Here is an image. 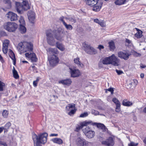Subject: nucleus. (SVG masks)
I'll return each mask as SVG.
<instances>
[{"instance_id":"nucleus-26","label":"nucleus","mask_w":146,"mask_h":146,"mask_svg":"<svg viewBox=\"0 0 146 146\" xmlns=\"http://www.w3.org/2000/svg\"><path fill=\"white\" fill-rule=\"evenodd\" d=\"M122 104L125 106H130L132 105L133 103L131 102L127 101L126 100H124L123 101Z\"/></svg>"},{"instance_id":"nucleus-44","label":"nucleus","mask_w":146,"mask_h":146,"mask_svg":"<svg viewBox=\"0 0 146 146\" xmlns=\"http://www.w3.org/2000/svg\"><path fill=\"white\" fill-rule=\"evenodd\" d=\"M68 20L72 23H74L76 22L75 19L72 17H70L68 18Z\"/></svg>"},{"instance_id":"nucleus-57","label":"nucleus","mask_w":146,"mask_h":146,"mask_svg":"<svg viewBox=\"0 0 146 146\" xmlns=\"http://www.w3.org/2000/svg\"><path fill=\"white\" fill-rule=\"evenodd\" d=\"M40 79V78L39 77H37V78L36 80H35V81L37 82H38L39 81Z\"/></svg>"},{"instance_id":"nucleus-1","label":"nucleus","mask_w":146,"mask_h":146,"mask_svg":"<svg viewBox=\"0 0 146 146\" xmlns=\"http://www.w3.org/2000/svg\"><path fill=\"white\" fill-rule=\"evenodd\" d=\"M47 42L51 46H54L56 43V47L61 51H64L65 48L62 44L58 42H56L55 38L57 40L62 41L64 36V31L61 29L52 31L48 30L46 32Z\"/></svg>"},{"instance_id":"nucleus-20","label":"nucleus","mask_w":146,"mask_h":146,"mask_svg":"<svg viewBox=\"0 0 146 146\" xmlns=\"http://www.w3.org/2000/svg\"><path fill=\"white\" fill-rule=\"evenodd\" d=\"M98 1V0H88L86 2V4L91 7H93L97 3Z\"/></svg>"},{"instance_id":"nucleus-3","label":"nucleus","mask_w":146,"mask_h":146,"mask_svg":"<svg viewBox=\"0 0 146 146\" xmlns=\"http://www.w3.org/2000/svg\"><path fill=\"white\" fill-rule=\"evenodd\" d=\"M48 134L44 133L36 135L35 133L32 134V138L35 146H42V144H44L47 140Z\"/></svg>"},{"instance_id":"nucleus-38","label":"nucleus","mask_w":146,"mask_h":146,"mask_svg":"<svg viewBox=\"0 0 146 146\" xmlns=\"http://www.w3.org/2000/svg\"><path fill=\"white\" fill-rule=\"evenodd\" d=\"M8 114V111L6 110H4L2 112L3 116L5 118L7 117Z\"/></svg>"},{"instance_id":"nucleus-50","label":"nucleus","mask_w":146,"mask_h":146,"mask_svg":"<svg viewBox=\"0 0 146 146\" xmlns=\"http://www.w3.org/2000/svg\"><path fill=\"white\" fill-rule=\"evenodd\" d=\"M116 72L118 74V75H119L123 73V72L122 71L120 70H115Z\"/></svg>"},{"instance_id":"nucleus-24","label":"nucleus","mask_w":146,"mask_h":146,"mask_svg":"<svg viewBox=\"0 0 146 146\" xmlns=\"http://www.w3.org/2000/svg\"><path fill=\"white\" fill-rule=\"evenodd\" d=\"M109 46L111 51L113 50L115 48V43L113 41L108 42Z\"/></svg>"},{"instance_id":"nucleus-23","label":"nucleus","mask_w":146,"mask_h":146,"mask_svg":"<svg viewBox=\"0 0 146 146\" xmlns=\"http://www.w3.org/2000/svg\"><path fill=\"white\" fill-rule=\"evenodd\" d=\"M79 60L80 58L78 57H77L74 59V62L78 66L82 67L83 64L79 61Z\"/></svg>"},{"instance_id":"nucleus-49","label":"nucleus","mask_w":146,"mask_h":146,"mask_svg":"<svg viewBox=\"0 0 146 146\" xmlns=\"http://www.w3.org/2000/svg\"><path fill=\"white\" fill-rule=\"evenodd\" d=\"M104 46L102 45H99L98 46L97 48L98 49L100 50H101L102 49L104 48Z\"/></svg>"},{"instance_id":"nucleus-28","label":"nucleus","mask_w":146,"mask_h":146,"mask_svg":"<svg viewBox=\"0 0 146 146\" xmlns=\"http://www.w3.org/2000/svg\"><path fill=\"white\" fill-rule=\"evenodd\" d=\"M102 62L104 64L108 65L110 64L109 57H106L103 59Z\"/></svg>"},{"instance_id":"nucleus-59","label":"nucleus","mask_w":146,"mask_h":146,"mask_svg":"<svg viewBox=\"0 0 146 146\" xmlns=\"http://www.w3.org/2000/svg\"><path fill=\"white\" fill-rule=\"evenodd\" d=\"M143 111L144 113H146V107L143 109Z\"/></svg>"},{"instance_id":"nucleus-30","label":"nucleus","mask_w":146,"mask_h":146,"mask_svg":"<svg viewBox=\"0 0 146 146\" xmlns=\"http://www.w3.org/2000/svg\"><path fill=\"white\" fill-rule=\"evenodd\" d=\"M96 123L97 126L98 127L101 128L103 131H106V127L103 124L97 123Z\"/></svg>"},{"instance_id":"nucleus-46","label":"nucleus","mask_w":146,"mask_h":146,"mask_svg":"<svg viewBox=\"0 0 146 146\" xmlns=\"http://www.w3.org/2000/svg\"><path fill=\"white\" fill-rule=\"evenodd\" d=\"M138 143H135L133 142H131L128 145V146H137Z\"/></svg>"},{"instance_id":"nucleus-29","label":"nucleus","mask_w":146,"mask_h":146,"mask_svg":"<svg viewBox=\"0 0 146 146\" xmlns=\"http://www.w3.org/2000/svg\"><path fill=\"white\" fill-rule=\"evenodd\" d=\"M11 123L9 122H7L5 125L3 127L4 128V130H5L4 132H7L8 131V129L9 128V127L11 126Z\"/></svg>"},{"instance_id":"nucleus-16","label":"nucleus","mask_w":146,"mask_h":146,"mask_svg":"<svg viewBox=\"0 0 146 146\" xmlns=\"http://www.w3.org/2000/svg\"><path fill=\"white\" fill-rule=\"evenodd\" d=\"M9 43V41L8 40H5L3 42L2 50L4 54H6L7 52L8 47Z\"/></svg>"},{"instance_id":"nucleus-48","label":"nucleus","mask_w":146,"mask_h":146,"mask_svg":"<svg viewBox=\"0 0 146 146\" xmlns=\"http://www.w3.org/2000/svg\"><path fill=\"white\" fill-rule=\"evenodd\" d=\"M121 105L116 106L115 111L117 112H119L120 111Z\"/></svg>"},{"instance_id":"nucleus-54","label":"nucleus","mask_w":146,"mask_h":146,"mask_svg":"<svg viewBox=\"0 0 146 146\" xmlns=\"http://www.w3.org/2000/svg\"><path fill=\"white\" fill-rule=\"evenodd\" d=\"M38 82H35V81H34L33 82V85L34 87H36L37 86Z\"/></svg>"},{"instance_id":"nucleus-7","label":"nucleus","mask_w":146,"mask_h":146,"mask_svg":"<svg viewBox=\"0 0 146 146\" xmlns=\"http://www.w3.org/2000/svg\"><path fill=\"white\" fill-rule=\"evenodd\" d=\"M17 25L15 23L8 22L4 25V29L9 32H13L17 29Z\"/></svg>"},{"instance_id":"nucleus-9","label":"nucleus","mask_w":146,"mask_h":146,"mask_svg":"<svg viewBox=\"0 0 146 146\" xmlns=\"http://www.w3.org/2000/svg\"><path fill=\"white\" fill-rule=\"evenodd\" d=\"M110 64L114 66H118L120 64V60L114 54L109 57Z\"/></svg>"},{"instance_id":"nucleus-32","label":"nucleus","mask_w":146,"mask_h":146,"mask_svg":"<svg viewBox=\"0 0 146 146\" xmlns=\"http://www.w3.org/2000/svg\"><path fill=\"white\" fill-rule=\"evenodd\" d=\"M125 44V46L128 47L131 46L132 44L131 41L128 38L126 39Z\"/></svg>"},{"instance_id":"nucleus-8","label":"nucleus","mask_w":146,"mask_h":146,"mask_svg":"<svg viewBox=\"0 0 146 146\" xmlns=\"http://www.w3.org/2000/svg\"><path fill=\"white\" fill-rule=\"evenodd\" d=\"M82 131L88 138H92L94 137L95 135L94 131L91 130L88 126H87L85 128H83Z\"/></svg>"},{"instance_id":"nucleus-25","label":"nucleus","mask_w":146,"mask_h":146,"mask_svg":"<svg viewBox=\"0 0 146 146\" xmlns=\"http://www.w3.org/2000/svg\"><path fill=\"white\" fill-rule=\"evenodd\" d=\"M52 141L54 143L59 144H62L63 143L62 140L60 138H54L52 139Z\"/></svg>"},{"instance_id":"nucleus-37","label":"nucleus","mask_w":146,"mask_h":146,"mask_svg":"<svg viewBox=\"0 0 146 146\" xmlns=\"http://www.w3.org/2000/svg\"><path fill=\"white\" fill-rule=\"evenodd\" d=\"M112 101L115 104L116 106L120 105V102L116 98H114L112 100Z\"/></svg>"},{"instance_id":"nucleus-27","label":"nucleus","mask_w":146,"mask_h":146,"mask_svg":"<svg viewBox=\"0 0 146 146\" xmlns=\"http://www.w3.org/2000/svg\"><path fill=\"white\" fill-rule=\"evenodd\" d=\"M126 1V0H117L115 2V3L116 5H120L125 4Z\"/></svg>"},{"instance_id":"nucleus-64","label":"nucleus","mask_w":146,"mask_h":146,"mask_svg":"<svg viewBox=\"0 0 146 146\" xmlns=\"http://www.w3.org/2000/svg\"><path fill=\"white\" fill-rule=\"evenodd\" d=\"M133 81L135 83H137V81L136 80H133Z\"/></svg>"},{"instance_id":"nucleus-22","label":"nucleus","mask_w":146,"mask_h":146,"mask_svg":"<svg viewBox=\"0 0 146 146\" xmlns=\"http://www.w3.org/2000/svg\"><path fill=\"white\" fill-rule=\"evenodd\" d=\"M9 55L13 61V64L15 65L16 63V59L15 55L13 52L11 50H9Z\"/></svg>"},{"instance_id":"nucleus-19","label":"nucleus","mask_w":146,"mask_h":146,"mask_svg":"<svg viewBox=\"0 0 146 146\" xmlns=\"http://www.w3.org/2000/svg\"><path fill=\"white\" fill-rule=\"evenodd\" d=\"M104 143L108 146H112L114 143L112 138L110 137L104 141Z\"/></svg>"},{"instance_id":"nucleus-4","label":"nucleus","mask_w":146,"mask_h":146,"mask_svg":"<svg viewBox=\"0 0 146 146\" xmlns=\"http://www.w3.org/2000/svg\"><path fill=\"white\" fill-rule=\"evenodd\" d=\"M15 4L16 10L19 13H21L23 10L26 11L30 8L28 2L26 1H23L22 4L17 2H15Z\"/></svg>"},{"instance_id":"nucleus-36","label":"nucleus","mask_w":146,"mask_h":146,"mask_svg":"<svg viewBox=\"0 0 146 146\" xmlns=\"http://www.w3.org/2000/svg\"><path fill=\"white\" fill-rule=\"evenodd\" d=\"M91 123V122L90 121H84L83 122H82L81 124V125L82 127V128H83V127H84L86 126H87V125L90 123Z\"/></svg>"},{"instance_id":"nucleus-10","label":"nucleus","mask_w":146,"mask_h":146,"mask_svg":"<svg viewBox=\"0 0 146 146\" xmlns=\"http://www.w3.org/2000/svg\"><path fill=\"white\" fill-rule=\"evenodd\" d=\"M75 105L74 103L68 104L66 107V111H69L68 114L70 115H73L76 112Z\"/></svg>"},{"instance_id":"nucleus-53","label":"nucleus","mask_w":146,"mask_h":146,"mask_svg":"<svg viewBox=\"0 0 146 146\" xmlns=\"http://www.w3.org/2000/svg\"><path fill=\"white\" fill-rule=\"evenodd\" d=\"M100 20H99L98 19H95L94 20V21L96 23H97L98 24H99L100 21Z\"/></svg>"},{"instance_id":"nucleus-43","label":"nucleus","mask_w":146,"mask_h":146,"mask_svg":"<svg viewBox=\"0 0 146 146\" xmlns=\"http://www.w3.org/2000/svg\"><path fill=\"white\" fill-rule=\"evenodd\" d=\"M89 113L88 112H84L83 113H81L80 117H84L87 116L88 115Z\"/></svg>"},{"instance_id":"nucleus-51","label":"nucleus","mask_w":146,"mask_h":146,"mask_svg":"<svg viewBox=\"0 0 146 146\" xmlns=\"http://www.w3.org/2000/svg\"><path fill=\"white\" fill-rule=\"evenodd\" d=\"M0 145H2L3 146H7V145L5 142L1 141H0Z\"/></svg>"},{"instance_id":"nucleus-52","label":"nucleus","mask_w":146,"mask_h":146,"mask_svg":"<svg viewBox=\"0 0 146 146\" xmlns=\"http://www.w3.org/2000/svg\"><path fill=\"white\" fill-rule=\"evenodd\" d=\"M82 128V127L80 125V126H78L77 127L76 129V131H78L81 129Z\"/></svg>"},{"instance_id":"nucleus-13","label":"nucleus","mask_w":146,"mask_h":146,"mask_svg":"<svg viewBox=\"0 0 146 146\" xmlns=\"http://www.w3.org/2000/svg\"><path fill=\"white\" fill-rule=\"evenodd\" d=\"M50 65L52 66L56 65L58 62V58L56 55H52L50 58H48Z\"/></svg>"},{"instance_id":"nucleus-41","label":"nucleus","mask_w":146,"mask_h":146,"mask_svg":"<svg viewBox=\"0 0 146 146\" xmlns=\"http://www.w3.org/2000/svg\"><path fill=\"white\" fill-rule=\"evenodd\" d=\"M105 92L107 93L108 91L111 92V94H113V89L112 88H110L108 89H105Z\"/></svg>"},{"instance_id":"nucleus-15","label":"nucleus","mask_w":146,"mask_h":146,"mask_svg":"<svg viewBox=\"0 0 146 146\" xmlns=\"http://www.w3.org/2000/svg\"><path fill=\"white\" fill-rule=\"evenodd\" d=\"M27 15L30 22L32 23H34L35 20V13L31 11H29L27 13Z\"/></svg>"},{"instance_id":"nucleus-5","label":"nucleus","mask_w":146,"mask_h":146,"mask_svg":"<svg viewBox=\"0 0 146 146\" xmlns=\"http://www.w3.org/2000/svg\"><path fill=\"white\" fill-rule=\"evenodd\" d=\"M82 46L85 51L88 54H95L98 52L97 50L93 47L86 44V42H84L83 43Z\"/></svg>"},{"instance_id":"nucleus-18","label":"nucleus","mask_w":146,"mask_h":146,"mask_svg":"<svg viewBox=\"0 0 146 146\" xmlns=\"http://www.w3.org/2000/svg\"><path fill=\"white\" fill-rule=\"evenodd\" d=\"M72 82L71 80L70 79H67L64 80H60L58 83L60 84H62L63 85H66L67 86L70 85Z\"/></svg>"},{"instance_id":"nucleus-11","label":"nucleus","mask_w":146,"mask_h":146,"mask_svg":"<svg viewBox=\"0 0 146 146\" xmlns=\"http://www.w3.org/2000/svg\"><path fill=\"white\" fill-rule=\"evenodd\" d=\"M69 69V72L72 77H77L81 75L80 72L78 69L70 68Z\"/></svg>"},{"instance_id":"nucleus-35","label":"nucleus","mask_w":146,"mask_h":146,"mask_svg":"<svg viewBox=\"0 0 146 146\" xmlns=\"http://www.w3.org/2000/svg\"><path fill=\"white\" fill-rule=\"evenodd\" d=\"M13 76L14 78H15V79H17L19 77V76L17 72V71L15 70V68L14 67H13Z\"/></svg>"},{"instance_id":"nucleus-17","label":"nucleus","mask_w":146,"mask_h":146,"mask_svg":"<svg viewBox=\"0 0 146 146\" xmlns=\"http://www.w3.org/2000/svg\"><path fill=\"white\" fill-rule=\"evenodd\" d=\"M103 3L102 1H98L97 3L93 6L92 10L95 11H98L100 10L102 6Z\"/></svg>"},{"instance_id":"nucleus-63","label":"nucleus","mask_w":146,"mask_h":146,"mask_svg":"<svg viewBox=\"0 0 146 146\" xmlns=\"http://www.w3.org/2000/svg\"><path fill=\"white\" fill-rule=\"evenodd\" d=\"M60 20L62 22L63 24V22H65L62 18L60 19Z\"/></svg>"},{"instance_id":"nucleus-2","label":"nucleus","mask_w":146,"mask_h":146,"mask_svg":"<svg viewBox=\"0 0 146 146\" xmlns=\"http://www.w3.org/2000/svg\"><path fill=\"white\" fill-rule=\"evenodd\" d=\"M33 45L31 43L26 42H21L19 43L17 46V48L20 53L29 51L25 53V56L31 60L32 62H36L37 58L35 54L32 52L33 50Z\"/></svg>"},{"instance_id":"nucleus-31","label":"nucleus","mask_w":146,"mask_h":146,"mask_svg":"<svg viewBox=\"0 0 146 146\" xmlns=\"http://www.w3.org/2000/svg\"><path fill=\"white\" fill-rule=\"evenodd\" d=\"M19 30L22 33H24L26 32V29L24 25H20Z\"/></svg>"},{"instance_id":"nucleus-56","label":"nucleus","mask_w":146,"mask_h":146,"mask_svg":"<svg viewBox=\"0 0 146 146\" xmlns=\"http://www.w3.org/2000/svg\"><path fill=\"white\" fill-rule=\"evenodd\" d=\"M58 135V134H51L50 135V136H57Z\"/></svg>"},{"instance_id":"nucleus-62","label":"nucleus","mask_w":146,"mask_h":146,"mask_svg":"<svg viewBox=\"0 0 146 146\" xmlns=\"http://www.w3.org/2000/svg\"><path fill=\"white\" fill-rule=\"evenodd\" d=\"M22 62L24 63H28V62L26 61H23Z\"/></svg>"},{"instance_id":"nucleus-61","label":"nucleus","mask_w":146,"mask_h":146,"mask_svg":"<svg viewBox=\"0 0 146 146\" xmlns=\"http://www.w3.org/2000/svg\"><path fill=\"white\" fill-rule=\"evenodd\" d=\"M140 76H141V78H143L144 77V74H143V73L141 74L140 75Z\"/></svg>"},{"instance_id":"nucleus-34","label":"nucleus","mask_w":146,"mask_h":146,"mask_svg":"<svg viewBox=\"0 0 146 146\" xmlns=\"http://www.w3.org/2000/svg\"><path fill=\"white\" fill-rule=\"evenodd\" d=\"M142 32L140 30H139L135 35V36L137 38H139L142 36Z\"/></svg>"},{"instance_id":"nucleus-60","label":"nucleus","mask_w":146,"mask_h":146,"mask_svg":"<svg viewBox=\"0 0 146 146\" xmlns=\"http://www.w3.org/2000/svg\"><path fill=\"white\" fill-rule=\"evenodd\" d=\"M3 59L2 56L0 54V61H2L3 60Z\"/></svg>"},{"instance_id":"nucleus-42","label":"nucleus","mask_w":146,"mask_h":146,"mask_svg":"<svg viewBox=\"0 0 146 146\" xmlns=\"http://www.w3.org/2000/svg\"><path fill=\"white\" fill-rule=\"evenodd\" d=\"M19 22L20 23V25H24L25 21L23 17L21 16L20 17Z\"/></svg>"},{"instance_id":"nucleus-45","label":"nucleus","mask_w":146,"mask_h":146,"mask_svg":"<svg viewBox=\"0 0 146 146\" xmlns=\"http://www.w3.org/2000/svg\"><path fill=\"white\" fill-rule=\"evenodd\" d=\"M98 24L102 27H104L106 26L105 23L102 20H100Z\"/></svg>"},{"instance_id":"nucleus-39","label":"nucleus","mask_w":146,"mask_h":146,"mask_svg":"<svg viewBox=\"0 0 146 146\" xmlns=\"http://www.w3.org/2000/svg\"><path fill=\"white\" fill-rule=\"evenodd\" d=\"M5 86L4 83L0 81V91H2L4 90Z\"/></svg>"},{"instance_id":"nucleus-47","label":"nucleus","mask_w":146,"mask_h":146,"mask_svg":"<svg viewBox=\"0 0 146 146\" xmlns=\"http://www.w3.org/2000/svg\"><path fill=\"white\" fill-rule=\"evenodd\" d=\"M92 113L95 115H99V112L98 111L94 110H92Z\"/></svg>"},{"instance_id":"nucleus-55","label":"nucleus","mask_w":146,"mask_h":146,"mask_svg":"<svg viewBox=\"0 0 146 146\" xmlns=\"http://www.w3.org/2000/svg\"><path fill=\"white\" fill-rule=\"evenodd\" d=\"M3 129H4V128L3 127H0V133L3 131Z\"/></svg>"},{"instance_id":"nucleus-6","label":"nucleus","mask_w":146,"mask_h":146,"mask_svg":"<svg viewBox=\"0 0 146 146\" xmlns=\"http://www.w3.org/2000/svg\"><path fill=\"white\" fill-rule=\"evenodd\" d=\"M75 143L78 146H90L92 145L91 142L87 141L81 137L76 138Z\"/></svg>"},{"instance_id":"nucleus-40","label":"nucleus","mask_w":146,"mask_h":146,"mask_svg":"<svg viewBox=\"0 0 146 146\" xmlns=\"http://www.w3.org/2000/svg\"><path fill=\"white\" fill-rule=\"evenodd\" d=\"M4 1L5 3L7 4L8 5V8H10L11 7V3L10 0H5Z\"/></svg>"},{"instance_id":"nucleus-14","label":"nucleus","mask_w":146,"mask_h":146,"mask_svg":"<svg viewBox=\"0 0 146 146\" xmlns=\"http://www.w3.org/2000/svg\"><path fill=\"white\" fill-rule=\"evenodd\" d=\"M130 55V54L126 52H119L118 53V56L120 58L123 59L125 60H127L128 59Z\"/></svg>"},{"instance_id":"nucleus-33","label":"nucleus","mask_w":146,"mask_h":146,"mask_svg":"<svg viewBox=\"0 0 146 146\" xmlns=\"http://www.w3.org/2000/svg\"><path fill=\"white\" fill-rule=\"evenodd\" d=\"M63 25L67 29L70 30L72 29L73 27L71 25L67 24L65 22H63Z\"/></svg>"},{"instance_id":"nucleus-58","label":"nucleus","mask_w":146,"mask_h":146,"mask_svg":"<svg viewBox=\"0 0 146 146\" xmlns=\"http://www.w3.org/2000/svg\"><path fill=\"white\" fill-rule=\"evenodd\" d=\"M141 67L143 68H144L146 67V66L145 65H144L143 64H141Z\"/></svg>"},{"instance_id":"nucleus-21","label":"nucleus","mask_w":146,"mask_h":146,"mask_svg":"<svg viewBox=\"0 0 146 146\" xmlns=\"http://www.w3.org/2000/svg\"><path fill=\"white\" fill-rule=\"evenodd\" d=\"M46 50L49 54L54 55L58 53L57 49L56 48H49L46 49Z\"/></svg>"},{"instance_id":"nucleus-12","label":"nucleus","mask_w":146,"mask_h":146,"mask_svg":"<svg viewBox=\"0 0 146 146\" xmlns=\"http://www.w3.org/2000/svg\"><path fill=\"white\" fill-rule=\"evenodd\" d=\"M6 17L9 20L11 21H14L17 19L18 16L17 15L13 12H9L6 15Z\"/></svg>"}]
</instances>
